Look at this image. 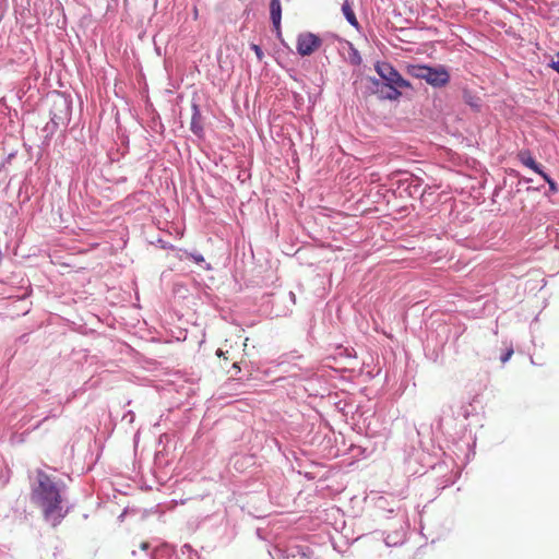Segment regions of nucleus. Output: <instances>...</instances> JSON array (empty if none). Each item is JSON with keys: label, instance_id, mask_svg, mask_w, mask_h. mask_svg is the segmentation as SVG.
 Masks as SVG:
<instances>
[{"label": "nucleus", "instance_id": "nucleus-11", "mask_svg": "<svg viewBox=\"0 0 559 559\" xmlns=\"http://www.w3.org/2000/svg\"><path fill=\"white\" fill-rule=\"evenodd\" d=\"M512 355H513V349H512V348L508 349V350H507V352L501 356V358H500V359H501V362H502V364H506V362L511 358V356H512Z\"/></svg>", "mask_w": 559, "mask_h": 559}, {"label": "nucleus", "instance_id": "nucleus-16", "mask_svg": "<svg viewBox=\"0 0 559 559\" xmlns=\"http://www.w3.org/2000/svg\"><path fill=\"white\" fill-rule=\"evenodd\" d=\"M216 355L219 356V357L223 356V350L222 349H217Z\"/></svg>", "mask_w": 559, "mask_h": 559}, {"label": "nucleus", "instance_id": "nucleus-12", "mask_svg": "<svg viewBox=\"0 0 559 559\" xmlns=\"http://www.w3.org/2000/svg\"><path fill=\"white\" fill-rule=\"evenodd\" d=\"M556 57H557V60H552V61L549 63V67H550L551 69H554L556 72H558V73H559V51L557 52Z\"/></svg>", "mask_w": 559, "mask_h": 559}, {"label": "nucleus", "instance_id": "nucleus-15", "mask_svg": "<svg viewBox=\"0 0 559 559\" xmlns=\"http://www.w3.org/2000/svg\"><path fill=\"white\" fill-rule=\"evenodd\" d=\"M147 548H148V543L143 542V543L141 544V549L146 550Z\"/></svg>", "mask_w": 559, "mask_h": 559}, {"label": "nucleus", "instance_id": "nucleus-18", "mask_svg": "<svg viewBox=\"0 0 559 559\" xmlns=\"http://www.w3.org/2000/svg\"><path fill=\"white\" fill-rule=\"evenodd\" d=\"M385 544H386V546H391V543L389 542L388 538L385 539Z\"/></svg>", "mask_w": 559, "mask_h": 559}, {"label": "nucleus", "instance_id": "nucleus-4", "mask_svg": "<svg viewBox=\"0 0 559 559\" xmlns=\"http://www.w3.org/2000/svg\"><path fill=\"white\" fill-rule=\"evenodd\" d=\"M321 45V39L312 33L300 34L297 38V51L300 56H310Z\"/></svg>", "mask_w": 559, "mask_h": 559}, {"label": "nucleus", "instance_id": "nucleus-7", "mask_svg": "<svg viewBox=\"0 0 559 559\" xmlns=\"http://www.w3.org/2000/svg\"><path fill=\"white\" fill-rule=\"evenodd\" d=\"M519 159L524 166L531 168L539 176H542V174L544 173L540 168V165L536 163V160L533 158L528 151H521L519 153Z\"/></svg>", "mask_w": 559, "mask_h": 559}, {"label": "nucleus", "instance_id": "nucleus-3", "mask_svg": "<svg viewBox=\"0 0 559 559\" xmlns=\"http://www.w3.org/2000/svg\"><path fill=\"white\" fill-rule=\"evenodd\" d=\"M411 73L417 79L425 80L428 84L435 87H441L450 80L448 71L442 67L431 68L428 66H413Z\"/></svg>", "mask_w": 559, "mask_h": 559}, {"label": "nucleus", "instance_id": "nucleus-5", "mask_svg": "<svg viewBox=\"0 0 559 559\" xmlns=\"http://www.w3.org/2000/svg\"><path fill=\"white\" fill-rule=\"evenodd\" d=\"M270 14L274 28L280 32L281 20H282V7L280 0H271L270 2Z\"/></svg>", "mask_w": 559, "mask_h": 559}, {"label": "nucleus", "instance_id": "nucleus-13", "mask_svg": "<svg viewBox=\"0 0 559 559\" xmlns=\"http://www.w3.org/2000/svg\"><path fill=\"white\" fill-rule=\"evenodd\" d=\"M361 61V58L360 56L358 55V52L355 50L354 51V58H353V62L356 63V64H359Z\"/></svg>", "mask_w": 559, "mask_h": 559}, {"label": "nucleus", "instance_id": "nucleus-8", "mask_svg": "<svg viewBox=\"0 0 559 559\" xmlns=\"http://www.w3.org/2000/svg\"><path fill=\"white\" fill-rule=\"evenodd\" d=\"M192 111L193 114L191 118L190 129L195 135H201L203 131V127L201 123V114L199 107L195 104L192 105Z\"/></svg>", "mask_w": 559, "mask_h": 559}, {"label": "nucleus", "instance_id": "nucleus-10", "mask_svg": "<svg viewBox=\"0 0 559 559\" xmlns=\"http://www.w3.org/2000/svg\"><path fill=\"white\" fill-rule=\"evenodd\" d=\"M251 49L254 51L257 58L261 61L263 59V51L260 46L252 44Z\"/></svg>", "mask_w": 559, "mask_h": 559}, {"label": "nucleus", "instance_id": "nucleus-17", "mask_svg": "<svg viewBox=\"0 0 559 559\" xmlns=\"http://www.w3.org/2000/svg\"><path fill=\"white\" fill-rule=\"evenodd\" d=\"M233 367H234L235 369H239V366H238V364H237V362H235V364L233 365Z\"/></svg>", "mask_w": 559, "mask_h": 559}, {"label": "nucleus", "instance_id": "nucleus-1", "mask_svg": "<svg viewBox=\"0 0 559 559\" xmlns=\"http://www.w3.org/2000/svg\"><path fill=\"white\" fill-rule=\"evenodd\" d=\"M67 486L44 471L38 469L32 485V501L41 509L45 520L52 526L58 525L68 514L66 499Z\"/></svg>", "mask_w": 559, "mask_h": 559}, {"label": "nucleus", "instance_id": "nucleus-2", "mask_svg": "<svg viewBox=\"0 0 559 559\" xmlns=\"http://www.w3.org/2000/svg\"><path fill=\"white\" fill-rule=\"evenodd\" d=\"M376 71L384 82V85L390 88L386 94L389 99H397L401 96L400 88L407 87L409 84L402 75L388 62H378Z\"/></svg>", "mask_w": 559, "mask_h": 559}, {"label": "nucleus", "instance_id": "nucleus-14", "mask_svg": "<svg viewBox=\"0 0 559 559\" xmlns=\"http://www.w3.org/2000/svg\"><path fill=\"white\" fill-rule=\"evenodd\" d=\"M191 257H192V259H193L195 262H198V263H200V262H203V261H204V258H203L201 254H199V253H198V254H192Z\"/></svg>", "mask_w": 559, "mask_h": 559}, {"label": "nucleus", "instance_id": "nucleus-6", "mask_svg": "<svg viewBox=\"0 0 559 559\" xmlns=\"http://www.w3.org/2000/svg\"><path fill=\"white\" fill-rule=\"evenodd\" d=\"M353 2L354 0H344L342 4V12L345 16L346 21L356 29L359 28V22L355 15V12L353 10Z\"/></svg>", "mask_w": 559, "mask_h": 559}, {"label": "nucleus", "instance_id": "nucleus-9", "mask_svg": "<svg viewBox=\"0 0 559 559\" xmlns=\"http://www.w3.org/2000/svg\"><path fill=\"white\" fill-rule=\"evenodd\" d=\"M542 177L549 185L550 190L557 191L556 182L546 173H543Z\"/></svg>", "mask_w": 559, "mask_h": 559}]
</instances>
